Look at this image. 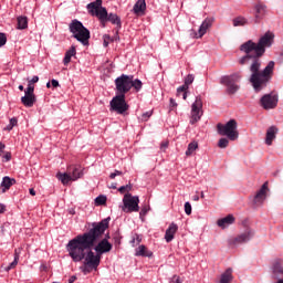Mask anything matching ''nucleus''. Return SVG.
<instances>
[{"mask_svg":"<svg viewBox=\"0 0 283 283\" xmlns=\"http://www.w3.org/2000/svg\"><path fill=\"white\" fill-rule=\"evenodd\" d=\"M280 102V95L277 92L272 91L269 94H265L260 99V105L263 109H275L277 107V103Z\"/></svg>","mask_w":283,"mask_h":283,"instance_id":"obj_9","label":"nucleus"},{"mask_svg":"<svg viewBox=\"0 0 283 283\" xmlns=\"http://www.w3.org/2000/svg\"><path fill=\"white\" fill-rule=\"evenodd\" d=\"M214 21L216 19L213 18H206L201 23V25L199 27L198 33H195V38L202 39V36L207 34V30H209V28L213 25Z\"/></svg>","mask_w":283,"mask_h":283,"instance_id":"obj_17","label":"nucleus"},{"mask_svg":"<svg viewBox=\"0 0 283 283\" xmlns=\"http://www.w3.org/2000/svg\"><path fill=\"white\" fill-rule=\"evenodd\" d=\"M6 163L12 160V153H6V155L2 157Z\"/></svg>","mask_w":283,"mask_h":283,"instance_id":"obj_48","label":"nucleus"},{"mask_svg":"<svg viewBox=\"0 0 283 283\" xmlns=\"http://www.w3.org/2000/svg\"><path fill=\"white\" fill-rule=\"evenodd\" d=\"M116 176H123V171H120V170H115L114 172H112V174L109 175V179H111V180H114V178H116Z\"/></svg>","mask_w":283,"mask_h":283,"instance_id":"obj_45","label":"nucleus"},{"mask_svg":"<svg viewBox=\"0 0 283 283\" xmlns=\"http://www.w3.org/2000/svg\"><path fill=\"white\" fill-rule=\"evenodd\" d=\"M233 282V269L228 268L220 277L219 283H232Z\"/></svg>","mask_w":283,"mask_h":283,"instance_id":"obj_23","label":"nucleus"},{"mask_svg":"<svg viewBox=\"0 0 283 283\" xmlns=\"http://www.w3.org/2000/svg\"><path fill=\"white\" fill-rule=\"evenodd\" d=\"M8 43V38L6 36V33H0V48H3Z\"/></svg>","mask_w":283,"mask_h":283,"instance_id":"obj_42","label":"nucleus"},{"mask_svg":"<svg viewBox=\"0 0 283 283\" xmlns=\"http://www.w3.org/2000/svg\"><path fill=\"white\" fill-rule=\"evenodd\" d=\"M198 149V142H191L186 150V156H191Z\"/></svg>","mask_w":283,"mask_h":283,"instance_id":"obj_33","label":"nucleus"},{"mask_svg":"<svg viewBox=\"0 0 283 283\" xmlns=\"http://www.w3.org/2000/svg\"><path fill=\"white\" fill-rule=\"evenodd\" d=\"M218 147H220V149H227V147H229V139L227 138L219 139Z\"/></svg>","mask_w":283,"mask_h":283,"instance_id":"obj_36","label":"nucleus"},{"mask_svg":"<svg viewBox=\"0 0 283 283\" xmlns=\"http://www.w3.org/2000/svg\"><path fill=\"white\" fill-rule=\"evenodd\" d=\"M170 106H172V107H177L178 106V104L176 103V99L170 98Z\"/></svg>","mask_w":283,"mask_h":283,"instance_id":"obj_56","label":"nucleus"},{"mask_svg":"<svg viewBox=\"0 0 283 283\" xmlns=\"http://www.w3.org/2000/svg\"><path fill=\"white\" fill-rule=\"evenodd\" d=\"M119 193H129L132 191V185L122 186L118 188Z\"/></svg>","mask_w":283,"mask_h":283,"instance_id":"obj_39","label":"nucleus"},{"mask_svg":"<svg viewBox=\"0 0 283 283\" xmlns=\"http://www.w3.org/2000/svg\"><path fill=\"white\" fill-rule=\"evenodd\" d=\"M266 191H269L268 182L263 184L260 190L254 196L253 205H255V207H260V205H262L264 200H266Z\"/></svg>","mask_w":283,"mask_h":283,"instance_id":"obj_15","label":"nucleus"},{"mask_svg":"<svg viewBox=\"0 0 283 283\" xmlns=\"http://www.w3.org/2000/svg\"><path fill=\"white\" fill-rule=\"evenodd\" d=\"M107 202V197L105 196H98L95 199V203L101 206V205H105Z\"/></svg>","mask_w":283,"mask_h":283,"instance_id":"obj_37","label":"nucleus"},{"mask_svg":"<svg viewBox=\"0 0 283 283\" xmlns=\"http://www.w3.org/2000/svg\"><path fill=\"white\" fill-rule=\"evenodd\" d=\"M233 222H235V218L233 217V214H228L226 218L219 219L217 221V224L221 229H227V227L233 224Z\"/></svg>","mask_w":283,"mask_h":283,"instance_id":"obj_22","label":"nucleus"},{"mask_svg":"<svg viewBox=\"0 0 283 283\" xmlns=\"http://www.w3.org/2000/svg\"><path fill=\"white\" fill-rule=\"evenodd\" d=\"M111 189H116V184H112Z\"/></svg>","mask_w":283,"mask_h":283,"instance_id":"obj_64","label":"nucleus"},{"mask_svg":"<svg viewBox=\"0 0 283 283\" xmlns=\"http://www.w3.org/2000/svg\"><path fill=\"white\" fill-rule=\"evenodd\" d=\"M86 8L91 17H95V14H98L99 10L105 7H103V0H95L94 2L88 3Z\"/></svg>","mask_w":283,"mask_h":283,"instance_id":"obj_18","label":"nucleus"},{"mask_svg":"<svg viewBox=\"0 0 283 283\" xmlns=\"http://www.w3.org/2000/svg\"><path fill=\"white\" fill-rule=\"evenodd\" d=\"M193 200L195 202H198V200H200V197L198 195L193 196Z\"/></svg>","mask_w":283,"mask_h":283,"instance_id":"obj_60","label":"nucleus"},{"mask_svg":"<svg viewBox=\"0 0 283 283\" xmlns=\"http://www.w3.org/2000/svg\"><path fill=\"white\" fill-rule=\"evenodd\" d=\"M51 85L53 86V87H59V81H56V80H52L51 81Z\"/></svg>","mask_w":283,"mask_h":283,"instance_id":"obj_54","label":"nucleus"},{"mask_svg":"<svg viewBox=\"0 0 283 283\" xmlns=\"http://www.w3.org/2000/svg\"><path fill=\"white\" fill-rule=\"evenodd\" d=\"M193 81H195L193 74H188L187 77L185 78V85L189 87V85H191Z\"/></svg>","mask_w":283,"mask_h":283,"instance_id":"obj_40","label":"nucleus"},{"mask_svg":"<svg viewBox=\"0 0 283 283\" xmlns=\"http://www.w3.org/2000/svg\"><path fill=\"white\" fill-rule=\"evenodd\" d=\"M122 211L124 213H134L140 210V199L138 196H132V193L124 195Z\"/></svg>","mask_w":283,"mask_h":283,"instance_id":"obj_6","label":"nucleus"},{"mask_svg":"<svg viewBox=\"0 0 283 283\" xmlns=\"http://www.w3.org/2000/svg\"><path fill=\"white\" fill-rule=\"evenodd\" d=\"M109 41H112V38L109 35H104V48H107V45H109Z\"/></svg>","mask_w":283,"mask_h":283,"instance_id":"obj_50","label":"nucleus"},{"mask_svg":"<svg viewBox=\"0 0 283 283\" xmlns=\"http://www.w3.org/2000/svg\"><path fill=\"white\" fill-rule=\"evenodd\" d=\"M240 78L242 75L240 73H234L232 75L222 76L220 80L221 85H226L228 94H235L238 90H240V85L235 83H240Z\"/></svg>","mask_w":283,"mask_h":283,"instance_id":"obj_7","label":"nucleus"},{"mask_svg":"<svg viewBox=\"0 0 283 283\" xmlns=\"http://www.w3.org/2000/svg\"><path fill=\"white\" fill-rule=\"evenodd\" d=\"M147 9V3L145 0H138L134 6V12L135 14H138V12H145Z\"/></svg>","mask_w":283,"mask_h":283,"instance_id":"obj_31","label":"nucleus"},{"mask_svg":"<svg viewBox=\"0 0 283 283\" xmlns=\"http://www.w3.org/2000/svg\"><path fill=\"white\" fill-rule=\"evenodd\" d=\"M133 244L136 243V244H140V242H143V239L140 238V235L136 234V238H134L132 240Z\"/></svg>","mask_w":283,"mask_h":283,"instance_id":"obj_49","label":"nucleus"},{"mask_svg":"<svg viewBox=\"0 0 283 283\" xmlns=\"http://www.w3.org/2000/svg\"><path fill=\"white\" fill-rule=\"evenodd\" d=\"M200 118H202V97L199 95L196 97V101L191 106V125H196Z\"/></svg>","mask_w":283,"mask_h":283,"instance_id":"obj_12","label":"nucleus"},{"mask_svg":"<svg viewBox=\"0 0 283 283\" xmlns=\"http://www.w3.org/2000/svg\"><path fill=\"white\" fill-rule=\"evenodd\" d=\"M120 29L116 28L115 29V35L113 36V39L111 41H120V36H118V32Z\"/></svg>","mask_w":283,"mask_h":283,"instance_id":"obj_47","label":"nucleus"},{"mask_svg":"<svg viewBox=\"0 0 283 283\" xmlns=\"http://www.w3.org/2000/svg\"><path fill=\"white\" fill-rule=\"evenodd\" d=\"M234 28H243L244 25H249V20L247 18L239 15L232 20Z\"/></svg>","mask_w":283,"mask_h":283,"instance_id":"obj_28","label":"nucleus"},{"mask_svg":"<svg viewBox=\"0 0 283 283\" xmlns=\"http://www.w3.org/2000/svg\"><path fill=\"white\" fill-rule=\"evenodd\" d=\"M114 240H115V243H116V244H120V238L115 237Z\"/></svg>","mask_w":283,"mask_h":283,"instance_id":"obj_59","label":"nucleus"},{"mask_svg":"<svg viewBox=\"0 0 283 283\" xmlns=\"http://www.w3.org/2000/svg\"><path fill=\"white\" fill-rule=\"evenodd\" d=\"M132 78L133 75L122 74L115 80L116 94L125 96L132 91Z\"/></svg>","mask_w":283,"mask_h":283,"instance_id":"obj_8","label":"nucleus"},{"mask_svg":"<svg viewBox=\"0 0 283 283\" xmlns=\"http://www.w3.org/2000/svg\"><path fill=\"white\" fill-rule=\"evenodd\" d=\"M14 182H17V180L10 177H4L1 182L2 193H6Z\"/></svg>","mask_w":283,"mask_h":283,"instance_id":"obj_29","label":"nucleus"},{"mask_svg":"<svg viewBox=\"0 0 283 283\" xmlns=\"http://www.w3.org/2000/svg\"><path fill=\"white\" fill-rule=\"evenodd\" d=\"M276 135H277V127L271 126L270 128H268L266 135H265V144H268L269 146L273 145V140H275Z\"/></svg>","mask_w":283,"mask_h":283,"instance_id":"obj_20","label":"nucleus"},{"mask_svg":"<svg viewBox=\"0 0 283 283\" xmlns=\"http://www.w3.org/2000/svg\"><path fill=\"white\" fill-rule=\"evenodd\" d=\"M274 41L275 34L268 31L259 39L258 43L249 40L240 45V51L243 52L244 55L239 59L238 63L239 65H250V83L255 92H262L273 78L275 62L270 61L263 71H261L260 67H262L261 59L266 53V48H271Z\"/></svg>","mask_w":283,"mask_h":283,"instance_id":"obj_1","label":"nucleus"},{"mask_svg":"<svg viewBox=\"0 0 283 283\" xmlns=\"http://www.w3.org/2000/svg\"><path fill=\"white\" fill-rule=\"evenodd\" d=\"M148 211H149V208H147V207L142 208V210L139 212V218H145L147 216Z\"/></svg>","mask_w":283,"mask_h":283,"instance_id":"obj_46","label":"nucleus"},{"mask_svg":"<svg viewBox=\"0 0 283 283\" xmlns=\"http://www.w3.org/2000/svg\"><path fill=\"white\" fill-rule=\"evenodd\" d=\"M217 129L220 136H227L229 140H238V138H240V133L238 132V122H235V119H230L224 125L218 124Z\"/></svg>","mask_w":283,"mask_h":283,"instance_id":"obj_4","label":"nucleus"},{"mask_svg":"<svg viewBox=\"0 0 283 283\" xmlns=\"http://www.w3.org/2000/svg\"><path fill=\"white\" fill-rule=\"evenodd\" d=\"M72 56H76V46L72 45L70 50L65 52L64 59H63V64L64 65H70L72 61Z\"/></svg>","mask_w":283,"mask_h":283,"instance_id":"obj_25","label":"nucleus"},{"mask_svg":"<svg viewBox=\"0 0 283 283\" xmlns=\"http://www.w3.org/2000/svg\"><path fill=\"white\" fill-rule=\"evenodd\" d=\"M69 28L76 41H80L83 45H87V41H90V30H87L81 21L73 20Z\"/></svg>","mask_w":283,"mask_h":283,"instance_id":"obj_3","label":"nucleus"},{"mask_svg":"<svg viewBox=\"0 0 283 283\" xmlns=\"http://www.w3.org/2000/svg\"><path fill=\"white\" fill-rule=\"evenodd\" d=\"M185 213L186 216H191V203L189 201L185 203Z\"/></svg>","mask_w":283,"mask_h":283,"instance_id":"obj_43","label":"nucleus"},{"mask_svg":"<svg viewBox=\"0 0 283 283\" xmlns=\"http://www.w3.org/2000/svg\"><path fill=\"white\" fill-rule=\"evenodd\" d=\"M151 114H154V111H148V112L144 113L140 117V120L146 123V120H149V118H151Z\"/></svg>","mask_w":283,"mask_h":283,"instance_id":"obj_38","label":"nucleus"},{"mask_svg":"<svg viewBox=\"0 0 283 283\" xmlns=\"http://www.w3.org/2000/svg\"><path fill=\"white\" fill-rule=\"evenodd\" d=\"M181 94H182L184 101H187V92L186 93H181Z\"/></svg>","mask_w":283,"mask_h":283,"instance_id":"obj_61","label":"nucleus"},{"mask_svg":"<svg viewBox=\"0 0 283 283\" xmlns=\"http://www.w3.org/2000/svg\"><path fill=\"white\" fill-rule=\"evenodd\" d=\"M74 280H76V276H72V277L70 279V283L74 282Z\"/></svg>","mask_w":283,"mask_h":283,"instance_id":"obj_63","label":"nucleus"},{"mask_svg":"<svg viewBox=\"0 0 283 283\" xmlns=\"http://www.w3.org/2000/svg\"><path fill=\"white\" fill-rule=\"evenodd\" d=\"M189 90V86H186V84L181 85L177 88V96H180V94H185Z\"/></svg>","mask_w":283,"mask_h":283,"instance_id":"obj_41","label":"nucleus"},{"mask_svg":"<svg viewBox=\"0 0 283 283\" xmlns=\"http://www.w3.org/2000/svg\"><path fill=\"white\" fill-rule=\"evenodd\" d=\"M29 83H31V85H33L34 83H39V76L34 75L32 80L29 81Z\"/></svg>","mask_w":283,"mask_h":283,"instance_id":"obj_53","label":"nucleus"},{"mask_svg":"<svg viewBox=\"0 0 283 283\" xmlns=\"http://www.w3.org/2000/svg\"><path fill=\"white\" fill-rule=\"evenodd\" d=\"M17 123H19V120L17 119V117H12V118L10 119L9 125H11V127H17Z\"/></svg>","mask_w":283,"mask_h":283,"instance_id":"obj_51","label":"nucleus"},{"mask_svg":"<svg viewBox=\"0 0 283 283\" xmlns=\"http://www.w3.org/2000/svg\"><path fill=\"white\" fill-rule=\"evenodd\" d=\"M132 87H134L136 92H140V90H143V82L140 80H134V75H133Z\"/></svg>","mask_w":283,"mask_h":283,"instance_id":"obj_34","label":"nucleus"},{"mask_svg":"<svg viewBox=\"0 0 283 283\" xmlns=\"http://www.w3.org/2000/svg\"><path fill=\"white\" fill-rule=\"evenodd\" d=\"M107 229H109V218L92 223V228L87 232L70 240L66 244V251L73 262H83L84 260L86 271H96L101 265L102 256L97 252L94 253L92 249L98 244Z\"/></svg>","mask_w":283,"mask_h":283,"instance_id":"obj_2","label":"nucleus"},{"mask_svg":"<svg viewBox=\"0 0 283 283\" xmlns=\"http://www.w3.org/2000/svg\"><path fill=\"white\" fill-rule=\"evenodd\" d=\"M28 28V18L19 17L18 18V30H25Z\"/></svg>","mask_w":283,"mask_h":283,"instance_id":"obj_32","label":"nucleus"},{"mask_svg":"<svg viewBox=\"0 0 283 283\" xmlns=\"http://www.w3.org/2000/svg\"><path fill=\"white\" fill-rule=\"evenodd\" d=\"M56 178L62 182V185H69L72 182V175H70L69 171L64 174L57 172Z\"/></svg>","mask_w":283,"mask_h":283,"instance_id":"obj_30","label":"nucleus"},{"mask_svg":"<svg viewBox=\"0 0 283 283\" xmlns=\"http://www.w3.org/2000/svg\"><path fill=\"white\" fill-rule=\"evenodd\" d=\"M18 90H20V92H23L24 90L23 85H19Z\"/></svg>","mask_w":283,"mask_h":283,"instance_id":"obj_62","label":"nucleus"},{"mask_svg":"<svg viewBox=\"0 0 283 283\" xmlns=\"http://www.w3.org/2000/svg\"><path fill=\"white\" fill-rule=\"evenodd\" d=\"M169 283H182V280L180 279L179 275H174V276L170 279Z\"/></svg>","mask_w":283,"mask_h":283,"instance_id":"obj_44","label":"nucleus"},{"mask_svg":"<svg viewBox=\"0 0 283 283\" xmlns=\"http://www.w3.org/2000/svg\"><path fill=\"white\" fill-rule=\"evenodd\" d=\"M29 193H31V196H36V191H34L33 188L29 190Z\"/></svg>","mask_w":283,"mask_h":283,"instance_id":"obj_58","label":"nucleus"},{"mask_svg":"<svg viewBox=\"0 0 283 283\" xmlns=\"http://www.w3.org/2000/svg\"><path fill=\"white\" fill-rule=\"evenodd\" d=\"M135 255L142 256V258H151V255H154V253H151V251L147 250V247H145V245H139V247L136 249Z\"/></svg>","mask_w":283,"mask_h":283,"instance_id":"obj_27","label":"nucleus"},{"mask_svg":"<svg viewBox=\"0 0 283 283\" xmlns=\"http://www.w3.org/2000/svg\"><path fill=\"white\" fill-rule=\"evenodd\" d=\"M167 147H169V142H163L160 145L161 151H165L167 149Z\"/></svg>","mask_w":283,"mask_h":283,"instance_id":"obj_52","label":"nucleus"},{"mask_svg":"<svg viewBox=\"0 0 283 283\" xmlns=\"http://www.w3.org/2000/svg\"><path fill=\"white\" fill-rule=\"evenodd\" d=\"M67 172L71 176L72 181H75L83 176V168H81V166H71L67 168Z\"/></svg>","mask_w":283,"mask_h":283,"instance_id":"obj_19","label":"nucleus"},{"mask_svg":"<svg viewBox=\"0 0 283 283\" xmlns=\"http://www.w3.org/2000/svg\"><path fill=\"white\" fill-rule=\"evenodd\" d=\"M129 109V105L125 101V95H118L113 97L111 101V112H116L117 114L125 115V113Z\"/></svg>","mask_w":283,"mask_h":283,"instance_id":"obj_11","label":"nucleus"},{"mask_svg":"<svg viewBox=\"0 0 283 283\" xmlns=\"http://www.w3.org/2000/svg\"><path fill=\"white\" fill-rule=\"evenodd\" d=\"M107 238H109V234L93 247L95 253H98L101 256L103 253H109V251H112V243L107 241Z\"/></svg>","mask_w":283,"mask_h":283,"instance_id":"obj_14","label":"nucleus"},{"mask_svg":"<svg viewBox=\"0 0 283 283\" xmlns=\"http://www.w3.org/2000/svg\"><path fill=\"white\" fill-rule=\"evenodd\" d=\"M21 248H18L14 250V260L12 263H10L7 268H4V271H12V269H17V264H19V258L21 256Z\"/></svg>","mask_w":283,"mask_h":283,"instance_id":"obj_24","label":"nucleus"},{"mask_svg":"<svg viewBox=\"0 0 283 283\" xmlns=\"http://www.w3.org/2000/svg\"><path fill=\"white\" fill-rule=\"evenodd\" d=\"M266 4L259 2L254 6V23H260L266 17Z\"/></svg>","mask_w":283,"mask_h":283,"instance_id":"obj_16","label":"nucleus"},{"mask_svg":"<svg viewBox=\"0 0 283 283\" xmlns=\"http://www.w3.org/2000/svg\"><path fill=\"white\" fill-rule=\"evenodd\" d=\"M99 20L101 24L105 28V23L109 21L113 25H116L118 30L123 28V22L120 21V17L116 13H107L106 8H102L98 13L95 14Z\"/></svg>","mask_w":283,"mask_h":283,"instance_id":"obj_5","label":"nucleus"},{"mask_svg":"<svg viewBox=\"0 0 283 283\" xmlns=\"http://www.w3.org/2000/svg\"><path fill=\"white\" fill-rule=\"evenodd\" d=\"M0 213H6V205L0 203Z\"/></svg>","mask_w":283,"mask_h":283,"instance_id":"obj_55","label":"nucleus"},{"mask_svg":"<svg viewBox=\"0 0 283 283\" xmlns=\"http://www.w3.org/2000/svg\"><path fill=\"white\" fill-rule=\"evenodd\" d=\"M21 103L24 105V107H34V104L36 103V96L24 95L21 97Z\"/></svg>","mask_w":283,"mask_h":283,"instance_id":"obj_26","label":"nucleus"},{"mask_svg":"<svg viewBox=\"0 0 283 283\" xmlns=\"http://www.w3.org/2000/svg\"><path fill=\"white\" fill-rule=\"evenodd\" d=\"M13 128H14V126H12L11 124H9V125L6 127V129H7L8 132H12Z\"/></svg>","mask_w":283,"mask_h":283,"instance_id":"obj_57","label":"nucleus"},{"mask_svg":"<svg viewBox=\"0 0 283 283\" xmlns=\"http://www.w3.org/2000/svg\"><path fill=\"white\" fill-rule=\"evenodd\" d=\"M255 235L253 229L248 228L244 232L238 234L235 238L228 240L229 247H240V244H247Z\"/></svg>","mask_w":283,"mask_h":283,"instance_id":"obj_10","label":"nucleus"},{"mask_svg":"<svg viewBox=\"0 0 283 283\" xmlns=\"http://www.w3.org/2000/svg\"><path fill=\"white\" fill-rule=\"evenodd\" d=\"M177 232H178V224L171 223L165 233L166 242H171V240H174Z\"/></svg>","mask_w":283,"mask_h":283,"instance_id":"obj_21","label":"nucleus"},{"mask_svg":"<svg viewBox=\"0 0 283 283\" xmlns=\"http://www.w3.org/2000/svg\"><path fill=\"white\" fill-rule=\"evenodd\" d=\"M24 96H36L34 95V85H32V82L28 84V87L24 91Z\"/></svg>","mask_w":283,"mask_h":283,"instance_id":"obj_35","label":"nucleus"},{"mask_svg":"<svg viewBox=\"0 0 283 283\" xmlns=\"http://www.w3.org/2000/svg\"><path fill=\"white\" fill-rule=\"evenodd\" d=\"M271 277L275 283L283 282V261L277 259L272 263Z\"/></svg>","mask_w":283,"mask_h":283,"instance_id":"obj_13","label":"nucleus"}]
</instances>
